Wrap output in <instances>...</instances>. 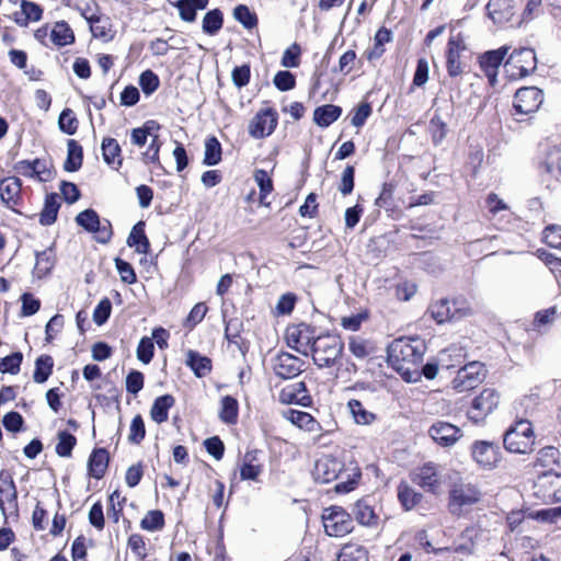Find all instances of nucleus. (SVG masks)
<instances>
[{"instance_id":"13","label":"nucleus","mask_w":561,"mask_h":561,"mask_svg":"<svg viewBox=\"0 0 561 561\" xmlns=\"http://www.w3.org/2000/svg\"><path fill=\"white\" fill-rule=\"evenodd\" d=\"M305 362L289 353L278 354L273 362V369L276 376L289 379L298 376L304 370Z\"/></svg>"},{"instance_id":"37","label":"nucleus","mask_w":561,"mask_h":561,"mask_svg":"<svg viewBox=\"0 0 561 561\" xmlns=\"http://www.w3.org/2000/svg\"><path fill=\"white\" fill-rule=\"evenodd\" d=\"M513 0H493V23H506L514 16Z\"/></svg>"},{"instance_id":"1","label":"nucleus","mask_w":561,"mask_h":561,"mask_svg":"<svg viewBox=\"0 0 561 561\" xmlns=\"http://www.w3.org/2000/svg\"><path fill=\"white\" fill-rule=\"evenodd\" d=\"M425 345L420 339H397L388 347V362L408 381H411L412 367L423 360Z\"/></svg>"},{"instance_id":"28","label":"nucleus","mask_w":561,"mask_h":561,"mask_svg":"<svg viewBox=\"0 0 561 561\" xmlns=\"http://www.w3.org/2000/svg\"><path fill=\"white\" fill-rule=\"evenodd\" d=\"M185 363L198 378L207 376L211 370V360L192 350L187 352Z\"/></svg>"},{"instance_id":"45","label":"nucleus","mask_w":561,"mask_h":561,"mask_svg":"<svg viewBox=\"0 0 561 561\" xmlns=\"http://www.w3.org/2000/svg\"><path fill=\"white\" fill-rule=\"evenodd\" d=\"M21 10L23 18H15V22L21 26H26L28 21H39L42 18V9L38 4L26 0H21Z\"/></svg>"},{"instance_id":"23","label":"nucleus","mask_w":561,"mask_h":561,"mask_svg":"<svg viewBox=\"0 0 561 561\" xmlns=\"http://www.w3.org/2000/svg\"><path fill=\"white\" fill-rule=\"evenodd\" d=\"M561 318V309L557 306L539 310L535 313L531 327L539 333H546L557 319Z\"/></svg>"},{"instance_id":"18","label":"nucleus","mask_w":561,"mask_h":561,"mask_svg":"<svg viewBox=\"0 0 561 561\" xmlns=\"http://www.w3.org/2000/svg\"><path fill=\"white\" fill-rule=\"evenodd\" d=\"M22 183L19 178L9 176L0 181V198L10 209L15 210L21 199Z\"/></svg>"},{"instance_id":"56","label":"nucleus","mask_w":561,"mask_h":561,"mask_svg":"<svg viewBox=\"0 0 561 561\" xmlns=\"http://www.w3.org/2000/svg\"><path fill=\"white\" fill-rule=\"evenodd\" d=\"M139 85L145 94L150 95L158 89L159 78L153 71L146 70L140 75Z\"/></svg>"},{"instance_id":"58","label":"nucleus","mask_w":561,"mask_h":561,"mask_svg":"<svg viewBox=\"0 0 561 561\" xmlns=\"http://www.w3.org/2000/svg\"><path fill=\"white\" fill-rule=\"evenodd\" d=\"M21 363H22V354L21 353H13L9 356L0 358V371L16 374L20 369Z\"/></svg>"},{"instance_id":"39","label":"nucleus","mask_w":561,"mask_h":561,"mask_svg":"<svg viewBox=\"0 0 561 561\" xmlns=\"http://www.w3.org/2000/svg\"><path fill=\"white\" fill-rule=\"evenodd\" d=\"M347 407L350 409V412H351L354 421L357 424L369 425L376 419V415L373 412L368 411L364 407V404L358 400H355V399L350 400L347 403Z\"/></svg>"},{"instance_id":"24","label":"nucleus","mask_w":561,"mask_h":561,"mask_svg":"<svg viewBox=\"0 0 561 561\" xmlns=\"http://www.w3.org/2000/svg\"><path fill=\"white\" fill-rule=\"evenodd\" d=\"M353 515L355 519L363 526H378L379 518L376 515L374 508L363 500H359L355 503L353 507Z\"/></svg>"},{"instance_id":"36","label":"nucleus","mask_w":561,"mask_h":561,"mask_svg":"<svg viewBox=\"0 0 561 561\" xmlns=\"http://www.w3.org/2000/svg\"><path fill=\"white\" fill-rule=\"evenodd\" d=\"M348 350L358 359H364L375 353L373 342L360 336L350 337Z\"/></svg>"},{"instance_id":"54","label":"nucleus","mask_w":561,"mask_h":561,"mask_svg":"<svg viewBox=\"0 0 561 561\" xmlns=\"http://www.w3.org/2000/svg\"><path fill=\"white\" fill-rule=\"evenodd\" d=\"M234 19L245 28H252L257 24L256 15L249 10L247 5L240 4L233 10Z\"/></svg>"},{"instance_id":"41","label":"nucleus","mask_w":561,"mask_h":561,"mask_svg":"<svg viewBox=\"0 0 561 561\" xmlns=\"http://www.w3.org/2000/svg\"><path fill=\"white\" fill-rule=\"evenodd\" d=\"M283 415L294 425L308 431H312L316 424L314 419L307 412L287 409L283 411Z\"/></svg>"},{"instance_id":"12","label":"nucleus","mask_w":561,"mask_h":561,"mask_svg":"<svg viewBox=\"0 0 561 561\" xmlns=\"http://www.w3.org/2000/svg\"><path fill=\"white\" fill-rule=\"evenodd\" d=\"M343 469V463L334 456L325 455L314 465L313 477L320 483H329L336 480Z\"/></svg>"},{"instance_id":"35","label":"nucleus","mask_w":561,"mask_h":561,"mask_svg":"<svg viewBox=\"0 0 561 561\" xmlns=\"http://www.w3.org/2000/svg\"><path fill=\"white\" fill-rule=\"evenodd\" d=\"M68 154L64 168L68 172L78 171L82 165L83 152L82 147L73 139L67 142Z\"/></svg>"},{"instance_id":"34","label":"nucleus","mask_w":561,"mask_h":561,"mask_svg":"<svg viewBox=\"0 0 561 561\" xmlns=\"http://www.w3.org/2000/svg\"><path fill=\"white\" fill-rule=\"evenodd\" d=\"M541 168L551 178L559 180L561 178V148H551L548 151Z\"/></svg>"},{"instance_id":"59","label":"nucleus","mask_w":561,"mask_h":561,"mask_svg":"<svg viewBox=\"0 0 561 561\" xmlns=\"http://www.w3.org/2000/svg\"><path fill=\"white\" fill-rule=\"evenodd\" d=\"M273 82L278 90L289 91V90L294 89L296 79L291 72H289L287 70H283V71H278L275 75Z\"/></svg>"},{"instance_id":"27","label":"nucleus","mask_w":561,"mask_h":561,"mask_svg":"<svg viewBox=\"0 0 561 561\" xmlns=\"http://www.w3.org/2000/svg\"><path fill=\"white\" fill-rule=\"evenodd\" d=\"M398 500L404 511L413 510L422 500L423 495L416 492L407 482L401 481L397 488Z\"/></svg>"},{"instance_id":"20","label":"nucleus","mask_w":561,"mask_h":561,"mask_svg":"<svg viewBox=\"0 0 561 561\" xmlns=\"http://www.w3.org/2000/svg\"><path fill=\"white\" fill-rule=\"evenodd\" d=\"M77 224L88 231L99 232L98 239L102 242H106L111 237V230L106 227H100L99 215L92 209H85L81 211L77 218Z\"/></svg>"},{"instance_id":"62","label":"nucleus","mask_w":561,"mask_h":561,"mask_svg":"<svg viewBox=\"0 0 561 561\" xmlns=\"http://www.w3.org/2000/svg\"><path fill=\"white\" fill-rule=\"evenodd\" d=\"M112 304L110 299H102L94 309L93 320L96 324L102 325L110 318Z\"/></svg>"},{"instance_id":"61","label":"nucleus","mask_w":561,"mask_h":561,"mask_svg":"<svg viewBox=\"0 0 561 561\" xmlns=\"http://www.w3.org/2000/svg\"><path fill=\"white\" fill-rule=\"evenodd\" d=\"M354 174L355 169L352 165H347L341 176V183L339 185V191L342 195L346 196L353 192L354 188Z\"/></svg>"},{"instance_id":"49","label":"nucleus","mask_w":561,"mask_h":561,"mask_svg":"<svg viewBox=\"0 0 561 561\" xmlns=\"http://www.w3.org/2000/svg\"><path fill=\"white\" fill-rule=\"evenodd\" d=\"M254 181L260 188V203L263 205H268V203H265V197L273 191L272 179L266 171L256 170L254 172Z\"/></svg>"},{"instance_id":"52","label":"nucleus","mask_w":561,"mask_h":561,"mask_svg":"<svg viewBox=\"0 0 561 561\" xmlns=\"http://www.w3.org/2000/svg\"><path fill=\"white\" fill-rule=\"evenodd\" d=\"M54 266L51 251H43L36 254L34 273L37 277H43L49 273Z\"/></svg>"},{"instance_id":"51","label":"nucleus","mask_w":561,"mask_h":561,"mask_svg":"<svg viewBox=\"0 0 561 561\" xmlns=\"http://www.w3.org/2000/svg\"><path fill=\"white\" fill-rule=\"evenodd\" d=\"M77 443L76 437L68 432L58 433V443L56 445V453L60 457H69Z\"/></svg>"},{"instance_id":"26","label":"nucleus","mask_w":561,"mask_h":561,"mask_svg":"<svg viewBox=\"0 0 561 561\" xmlns=\"http://www.w3.org/2000/svg\"><path fill=\"white\" fill-rule=\"evenodd\" d=\"M342 114V108L337 105L327 104L319 106L313 112V121L320 127H328L334 123Z\"/></svg>"},{"instance_id":"21","label":"nucleus","mask_w":561,"mask_h":561,"mask_svg":"<svg viewBox=\"0 0 561 561\" xmlns=\"http://www.w3.org/2000/svg\"><path fill=\"white\" fill-rule=\"evenodd\" d=\"M491 412V390L484 389L472 401L468 417L476 424L484 422Z\"/></svg>"},{"instance_id":"32","label":"nucleus","mask_w":561,"mask_h":561,"mask_svg":"<svg viewBox=\"0 0 561 561\" xmlns=\"http://www.w3.org/2000/svg\"><path fill=\"white\" fill-rule=\"evenodd\" d=\"M102 153L104 161L114 169H118L122 165L121 147L116 139L104 138L102 141Z\"/></svg>"},{"instance_id":"9","label":"nucleus","mask_w":561,"mask_h":561,"mask_svg":"<svg viewBox=\"0 0 561 561\" xmlns=\"http://www.w3.org/2000/svg\"><path fill=\"white\" fill-rule=\"evenodd\" d=\"M543 102V93L536 87H525L516 91L514 110L517 114L527 115L537 112Z\"/></svg>"},{"instance_id":"57","label":"nucleus","mask_w":561,"mask_h":561,"mask_svg":"<svg viewBox=\"0 0 561 561\" xmlns=\"http://www.w3.org/2000/svg\"><path fill=\"white\" fill-rule=\"evenodd\" d=\"M153 341L151 337H142L137 347V358L144 364L150 363L153 357Z\"/></svg>"},{"instance_id":"25","label":"nucleus","mask_w":561,"mask_h":561,"mask_svg":"<svg viewBox=\"0 0 561 561\" xmlns=\"http://www.w3.org/2000/svg\"><path fill=\"white\" fill-rule=\"evenodd\" d=\"M108 465V454L105 449L99 448L92 451L89 458V474L95 479H101Z\"/></svg>"},{"instance_id":"8","label":"nucleus","mask_w":561,"mask_h":561,"mask_svg":"<svg viewBox=\"0 0 561 561\" xmlns=\"http://www.w3.org/2000/svg\"><path fill=\"white\" fill-rule=\"evenodd\" d=\"M316 340L314 330L306 323L294 325L286 332L287 345L305 356L309 355Z\"/></svg>"},{"instance_id":"48","label":"nucleus","mask_w":561,"mask_h":561,"mask_svg":"<svg viewBox=\"0 0 561 561\" xmlns=\"http://www.w3.org/2000/svg\"><path fill=\"white\" fill-rule=\"evenodd\" d=\"M222 13L218 9L207 12L203 19V32L215 35L222 27Z\"/></svg>"},{"instance_id":"7","label":"nucleus","mask_w":561,"mask_h":561,"mask_svg":"<svg viewBox=\"0 0 561 561\" xmlns=\"http://www.w3.org/2000/svg\"><path fill=\"white\" fill-rule=\"evenodd\" d=\"M486 376V368L480 362H472L460 368L453 380L454 389L459 392L476 388Z\"/></svg>"},{"instance_id":"44","label":"nucleus","mask_w":561,"mask_h":561,"mask_svg":"<svg viewBox=\"0 0 561 561\" xmlns=\"http://www.w3.org/2000/svg\"><path fill=\"white\" fill-rule=\"evenodd\" d=\"M337 561H368V551L359 545H345L337 556Z\"/></svg>"},{"instance_id":"50","label":"nucleus","mask_w":561,"mask_h":561,"mask_svg":"<svg viewBox=\"0 0 561 561\" xmlns=\"http://www.w3.org/2000/svg\"><path fill=\"white\" fill-rule=\"evenodd\" d=\"M58 127L59 129L67 134V135H73L76 134L78 129V119L75 116L72 110L65 108L58 118Z\"/></svg>"},{"instance_id":"10","label":"nucleus","mask_w":561,"mask_h":561,"mask_svg":"<svg viewBox=\"0 0 561 561\" xmlns=\"http://www.w3.org/2000/svg\"><path fill=\"white\" fill-rule=\"evenodd\" d=\"M412 481L426 492L438 493L442 484L439 467L434 462H427L412 474Z\"/></svg>"},{"instance_id":"63","label":"nucleus","mask_w":561,"mask_h":561,"mask_svg":"<svg viewBox=\"0 0 561 561\" xmlns=\"http://www.w3.org/2000/svg\"><path fill=\"white\" fill-rule=\"evenodd\" d=\"M299 56L300 47L293 44L284 51L280 64L285 68H296L299 66Z\"/></svg>"},{"instance_id":"16","label":"nucleus","mask_w":561,"mask_h":561,"mask_svg":"<svg viewBox=\"0 0 561 561\" xmlns=\"http://www.w3.org/2000/svg\"><path fill=\"white\" fill-rule=\"evenodd\" d=\"M428 434L437 444L445 447L453 446L462 436L459 427L442 421L434 423Z\"/></svg>"},{"instance_id":"14","label":"nucleus","mask_w":561,"mask_h":561,"mask_svg":"<svg viewBox=\"0 0 561 561\" xmlns=\"http://www.w3.org/2000/svg\"><path fill=\"white\" fill-rule=\"evenodd\" d=\"M537 494L547 502H561V474L547 472L536 482Z\"/></svg>"},{"instance_id":"42","label":"nucleus","mask_w":561,"mask_h":561,"mask_svg":"<svg viewBox=\"0 0 561 561\" xmlns=\"http://www.w3.org/2000/svg\"><path fill=\"white\" fill-rule=\"evenodd\" d=\"M50 38L55 45L66 46L75 41V35L66 22H57L50 32Z\"/></svg>"},{"instance_id":"55","label":"nucleus","mask_w":561,"mask_h":561,"mask_svg":"<svg viewBox=\"0 0 561 561\" xmlns=\"http://www.w3.org/2000/svg\"><path fill=\"white\" fill-rule=\"evenodd\" d=\"M34 175L39 182H47L53 179V164L48 160L35 159Z\"/></svg>"},{"instance_id":"53","label":"nucleus","mask_w":561,"mask_h":561,"mask_svg":"<svg viewBox=\"0 0 561 561\" xmlns=\"http://www.w3.org/2000/svg\"><path fill=\"white\" fill-rule=\"evenodd\" d=\"M141 528L149 531L160 530L164 525V517L161 511H149L141 520Z\"/></svg>"},{"instance_id":"22","label":"nucleus","mask_w":561,"mask_h":561,"mask_svg":"<svg viewBox=\"0 0 561 561\" xmlns=\"http://www.w3.org/2000/svg\"><path fill=\"white\" fill-rule=\"evenodd\" d=\"M262 470L263 465L259 459L257 450L245 453L240 466L241 479L256 481L259 476L262 473Z\"/></svg>"},{"instance_id":"2","label":"nucleus","mask_w":561,"mask_h":561,"mask_svg":"<svg viewBox=\"0 0 561 561\" xmlns=\"http://www.w3.org/2000/svg\"><path fill=\"white\" fill-rule=\"evenodd\" d=\"M503 443L504 447L510 453H531L535 445V434L531 423L528 420L515 422V424L506 431Z\"/></svg>"},{"instance_id":"43","label":"nucleus","mask_w":561,"mask_h":561,"mask_svg":"<svg viewBox=\"0 0 561 561\" xmlns=\"http://www.w3.org/2000/svg\"><path fill=\"white\" fill-rule=\"evenodd\" d=\"M219 417L227 424H234L238 420V401L231 397L226 396L221 399V407Z\"/></svg>"},{"instance_id":"38","label":"nucleus","mask_w":561,"mask_h":561,"mask_svg":"<svg viewBox=\"0 0 561 561\" xmlns=\"http://www.w3.org/2000/svg\"><path fill=\"white\" fill-rule=\"evenodd\" d=\"M16 502L18 491L12 478L0 474V507L5 503L16 506Z\"/></svg>"},{"instance_id":"31","label":"nucleus","mask_w":561,"mask_h":561,"mask_svg":"<svg viewBox=\"0 0 561 561\" xmlns=\"http://www.w3.org/2000/svg\"><path fill=\"white\" fill-rule=\"evenodd\" d=\"M60 207L59 197L53 193L46 196L44 208L39 214V222L43 226H50L57 219V214Z\"/></svg>"},{"instance_id":"40","label":"nucleus","mask_w":561,"mask_h":561,"mask_svg":"<svg viewBox=\"0 0 561 561\" xmlns=\"http://www.w3.org/2000/svg\"><path fill=\"white\" fill-rule=\"evenodd\" d=\"M491 444L486 440H477L471 447L473 460L482 468H489L491 465Z\"/></svg>"},{"instance_id":"33","label":"nucleus","mask_w":561,"mask_h":561,"mask_svg":"<svg viewBox=\"0 0 561 561\" xmlns=\"http://www.w3.org/2000/svg\"><path fill=\"white\" fill-rule=\"evenodd\" d=\"M83 16L89 23L90 31L94 37L104 41L110 38V23L107 18L96 15L94 13L88 15L85 12L83 13Z\"/></svg>"},{"instance_id":"4","label":"nucleus","mask_w":561,"mask_h":561,"mask_svg":"<svg viewBox=\"0 0 561 561\" xmlns=\"http://www.w3.org/2000/svg\"><path fill=\"white\" fill-rule=\"evenodd\" d=\"M324 531L330 537H343L353 530L351 515L341 506H330L323 511Z\"/></svg>"},{"instance_id":"46","label":"nucleus","mask_w":561,"mask_h":561,"mask_svg":"<svg viewBox=\"0 0 561 561\" xmlns=\"http://www.w3.org/2000/svg\"><path fill=\"white\" fill-rule=\"evenodd\" d=\"M221 161V145L216 137H208L205 141L204 164L216 165Z\"/></svg>"},{"instance_id":"15","label":"nucleus","mask_w":561,"mask_h":561,"mask_svg":"<svg viewBox=\"0 0 561 561\" xmlns=\"http://www.w3.org/2000/svg\"><path fill=\"white\" fill-rule=\"evenodd\" d=\"M465 39L460 34L450 36L447 44V71L449 76L457 77L462 72L460 55L466 50Z\"/></svg>"},{"instance_id":"47","label":"nucleus","mask_w":561,"mask_h":561,"mask_svg":"<svg viewBox=\"0 0 561 561\" xmlns=\"http://www.w3.org/2000/svg\"><path fill=\"white\" fill-rule=\"evenodd\" d=\"M53 358L48 355H43L36 359L33 379L37 383L45 382L53 371Z\"/></svg>"},{"instance_id":"64","label":"nucleus","mask_w":561,"mask_h":561,"mask_svg":"<svg viewBox=\"0 0 561 561\" xmlns=\"http://www.w3.org/2000/svg\"><path fill=\"white\" fill-rule=\"evenodd\" d=\"M543 240L549 247L561 249V227H547L543 231Z\"/></svg>"},{"instance_id":"19","label":"nucleus","mask_w":561,"mask_h":561,"mask_svg":"<svg viewBox=\"0 0 561 561\" xmlns=\"http://www.w3.org/2000/svg\"><path fill=\"white\" fill-rule=\"evenodd\" d=\"M278 398L280 402L286 404H299L307 407L311 402L310 396L307 393L306 385L302 381L284 387L280 390Z\"/></svg>"},{"instance_id":"17","label":"nucleus","mask_w":561,"mask_h":561,"mask_svg":"<svg viewBox=\"0 0 561 561\" xmlns=\"http://www.w3.org/2000/svg\"><path fill=\"white\" fill-rule=\"evenodd\" d=\"M479 500V492L471 485H458L450 492L449 507L454 514H460L463 506L471 505Z\"/></svg>"},{"instance_id":"29","label":"nucleus","mask_w":561,"mask_h":561,"mask_svg":"<svg viewBox=\"0 0 561 561\" xmlns=\"http://www.w3.org/2000/svg\"><path fill=\"white\" fill-rule=\"evenodd\" d=\"M175 400L171 394L158 397L150 410L151 419L161 424L168 420L169 409L173 407Z\"/></svg>"},{"instance_id":"30","label":"nucleus","mask_w":561,"mask_h":561,"mask_svg":"<svg viewBox=\"0 0 561 561\" xmlns=\"http://www.w3.org/2000/svg\"><path fill=\"white\" fill-rule=\"evenodd\" d=\"M127 244L129 247H135L138 253H148L150 244L148 238L145 234L144 221H139L134 226L128 236Z\"/></svg>"},{"instance_id":"11","label":"nucleus","mask_w":561,"mask_h":561,"mask_svg":"<svg viewBox=\"0 0 561 561\" xmlns=\"http://www.w3.org/2000/svg\"><path fill=\"white\" fill-rule=\"evenodd\" d=\"M278 115L271 108L261 110L249 124L248 130L251 137L261 139L270 136L277 126Z\"/></svg>"},{"instance_id":"6","label":"nucleus","mask_w":561,"mask_h":561,"mask_svg":"<svg viewBox=\"0 0 561 561\" xmlns=\"http://www.w3.org/2000/svg\"><path fill=\"white\" fill-rule=\"evenodd\" d=\"M431 314L437 323L459 320L470 313L465 300L440 299L431 306Z\"/></svg>"},{"instance_id":"3","label":"nucleus","mask_w":561,"mask_h":561,"mask_svg":"<svg viewBox=\"0 0 561 561\" xmlns=\"http://www.w3.org/2000/svg\"><path fill=\"white\" fill-rule=\"evenodd\" d=\"M310 352L317 366L320 368L330 367L341 356L343 343L334 335L317 336Z\"/></svg>"},{"instance_id":"5","label":"nucleus","mask_w":561,"mask_h":561,"mask_svg":"<svg viewBox=\"0 0 561 561\" xmlns=\"http://www.w3.org/2000/svg\"><path fill=\"white\" fill-rule=\"evenodd\" d=\"M536 54L530 48L514 50L504 64V72L511 79H519L536 69Z\"/></svg>"},{"instance_id":"60","label":"nucleus","mask_w":561,"mask_h":561,"mask_svg":"<svg viewBox=\"0 0 561 561\" xmlns=\"http://www.w3.org/2000/svg\"><path fill=\"white\" fill-rule=\"evenodd\" d=\"M22 308L21 313L24 317L35 314L41 308V301L30 293H24L21 296Z\"/></svg>"}]
</instances>
